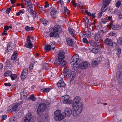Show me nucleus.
I'll return each instance as SVG.
<instances>
[{
    "label": "nucleus",
    "instance_id": "1",
    "mask_svg": "<svg viewBox=\"0 0 122 122\" xmlns=\"http://www.w3.org/2000/svg\"><path fill=\"white\" fill-rule=\"evenodd\" d=\"M76 100H63V103L65 104H72L73 116L75 117L79 116L82 110V103Z\"/></svg>",
    "mask_w": 122,
    "mask_h": 122
},
{
    "label": "nucleus",
    "instance_id": "2",
    "mask_svg": "<svg viewBox=\"0 0 122 122\" xmlns=\"http://www.w3.org/2000/svg\"><path fill=\"white\" fill-rule=\"evenodd\" d=\"M50 103L48 104L47 103L46 104L41 103L38 106L37 110V112L38 114L40 116V117L38 119V122H44V117L42 118L43 112L45 110L49 109L50 108Z\"/></svg>",
    "mask_w": 122,
    "mask_h": 122
},
{
    "label": "nucleus",
    "instance_id": "3",
    "mask_svg": "<svg viewBox=\"0 0 122 122\" xmlns=\"http://www.w3.org/2000/svg\"><path fill=\"white\" fill-rule=\"evenodd\" d=\"M23 102V100H22L18 102L13 104L7 107V111L9 112L19 111L21 108L22 104Z\"/></svg>",
    "mask_w": 122,
    "mask_h": 122
},
{
    "label": "nucleus",
    "instance_id": "4",
    "mask_svg": "<svg viewBox=\"0 0 122 122\" xmlns=\"http://www.w3.org/2000/svg\"><path fill=\"white\" fill-rule=\"evenodd\" d=\"M64 52H60L58 56V58L55 61L54 64L57 66L60 65L61 66L64 67L66 64V62L63 60L65 58Z\"/></svg>",
    "mask_w": 122,
    "mask_h": 122
},
{
    "label": "nucleus",
    "instance_id": "5",
    "mask_svg": "<svg viewBox=\"0 0 122 122\" xmlns=\"http://www.w3.org/2000/svg\"><path fill=\"white\" fill-rule=\"evenodd\" d=\"M36 120V117L35 116H32L30 112L27 113L23 119L22 122H33Z\"/></svg>",
    "mask_w": 122,
    "mask_h": 122
},
{
    "label": "nucleus",
    "instance_id": "6",
    "mask_svg": "<svg viewBox=\"0 0 122 122\" xmlns=\"http://www.w3.org/2000/svg\"><path fill=\"white\" fill-rule=\"evenodd\" d=\"M54 118L57 121H60L65 117L64 114L61 113V111L59 110H57L54 112Z\"/></svg>",
    "mask_w": 122,
    "mask_h": 122
},
{
    "label": "nucleus",
    "instance_id": "7",
    "mask_svg": "<svg viewBox=\"0 0 122 122\" xmlns=\"http://www.w3.org/2000/svg\"><path fill=\"white\" fill-rule=\"evenodd\" d=\"M111 1V0H103V5L101 9V12L98 13V18H100L102 15V12L106 10L107 9V7L110 3Z\"/></svg>",
    "mask_w": 122,
    "mask_h": 122
},
{
    "label": "nucleus",
    "instance_id": "8",
    "mask_svg": "<svg viewBox=\"0 0 122 122\" xmlns=\"http://www.w3.org/2000/svg\"><path fill=\"white\" fill-rule=\"evenodd\" d=\"M59 28L56 27L51 28L49 30L50 32L49 36L51 37L54 36L55 37H58V31Z\"/></svg>",
    "mask_w": 122,
    "mask_h": 122
},
{
    "label": "nucleus",
    "instance_id": "9",
    "mask_svg": "<svg viewBox=\"0 0 122 122\" xmlns=\"http://www.w3.org/2000/svg\"><path fill=\"white\" fill-rule=\"evenodd\" d=\"M81 61V59L79 58V55L76 54L73 55L71 58L70 63L71 64L75 63H79Z\"/></svg>",
    "mask_w": 122,
    "mask_h": 122
},
{
    "label": "nucleus",
    "instance_id": "10",
    "mask_svg": "<svg viewBox=\"0 0 122 122\" xmlns=\"http://www.w3.org/2000/svg\"><path fill=\"white\" fill-rule=\"evenodd\" d=\"M108 27L112 28V29L114 30H117L121 28V27L118 25L115 24H113L112 22H111L108 25Z\"/></svg>",
    "mask_w": 122,
    "mask_h": 122
},
{
    "label": "nucleus",
    "instance_id": "11",
    "mask_svg": "<svg viewBox=\"0 0 122 122\" xmlns=\"http://www.w3.org/2000/svg\"><path fill=\"white\" fill-rule=\"evenodd\" d=\"M28 71L27 68L24 69L22 71L21 75V80H23L26 77L28 74Z\"/></svg>",
    "mask_w": 122,
    "mask_h": 122
},
{
    "label": "nucleus",
    "instance_id": "12",
    "mask_svg": "<svg viewBox=\"0 0 122 122\" xmlns=\"http://www.w3.org/2000/svg\"><path fill=\"white\" fill-rule=\"evenodd\" d=\"M117 78L119 83H122V71H118L116 74Z\"/></svg>",
    "mask_w": 122,
    "mask_h": 122
},
{
    "label": "nucleus",
    "instance_id": "13",
    "mask_svg": "<svg viewBox=\"0 0 122 122\" xmlns=\"http://www.w3.org/2000/svg\"><path fill=\"white\" fill-rule=\"evenodd\" d=\"M76 75L75 72L74 71H72L69 74L67 79L68 80L71 82L74 79Z\"/></svg>",
    "mask_w": 122,
    "mask_h": 122
},
{
    "label": "nucleus",
    "instance_id": "14",
    "mask_svg": "<svg viewBox=\"0 0 122 122\" xmlns=\"http://www.w3.org/2000/svg\"><path fill=\"white\" fill-rule=\"evenodd\" d=\"M27 43L25 44V47L30 49H31L33 47V45L31 43V41L30 38L28 36L26 39Z\"/></svg>",
    "mask_w": 122,
    "mask_h": 122
},
{
    "label": "nucleus",
    "instance_id": "15",
    "mask_svg": "<svg viewBox=\"0 0 122 122\" xmlns=\"http://www.w3.org/2000/svg\"><path fill=\"white\" fill-rule=\"evenodd\" d=\"M64 112L65 115L66 116L68 117L70 116L71 115L72 113H73L72 109H71V108L68 107L66 108Z\"/></svg>",
    "mask_w": 122,
    "mask_h": 122
},
{
    "label": "nucleus",
    "instance_id": "16",
    "mask_svg": "<svg viewBox=\"0 0 122 122\" xmlns=\"http://www.w3.org/2000/svg\"><path fill=\"white\" fill-rule=\"evenodd\" d=\"M101 46L98 45L95 48H93L92 50V52L95 54L97 53L101 49Z\"/></svg>",
    "mask_w": 122,
    "mask_h": 122
},
{
    "label": "nucleus",
    "instance_id": "17",
    "mask_svg": "<svg viewBox=\"0 0 122 122\" xmlns=\"http://www.w3.org/2000/svg\"><path fill=\"white\" fill-rule=\"evenodd\" d=\"M57 10L56 8L53 7L52 8L50 12V14L54 18L56 17Z\"/></svg>",
    "mask_w": 122,
    "mask_h": 122
},
{
    "label": "nucleus",
    "instance_id": "18",
    "mask_svg": "<svg viewBox=\"0 0 122 122\" xmlns=\"http://www.w3.org/2000/svg\"><path fill=\"white\" fill-rule=\"evenodd\" d=\"M69 69H64L61 75V77L63 79V78L66 77L69 72Z\"/></svg>",
    "mask_w": 122,
    "mask_h": 122
},
{
    "label": "nucleus",
    "instance_id": "19",
    "mask_svg": "<svg viewBox=\"0 0 122 122\" xmlns=\"http://www.w3.org/2000/svg\"><path fill=\"white\" fill-rule=\"evenodd\" d=\"M88 66L87 63L86 62H82L79 65V67L82 69H84L86 68Z\"/></svg>",
    "mask_w": 122,
    "mask_h": 122
},
{
    "label": "nucleus",
    "instance_id": "20",
    "mask_svg": "<svg viewBox=\"0 0 122 122\" xmlns=\"http://www.w3.org/2000/svg\"><path fill=\"white\" fill-rule=\"evenodd\" d=\"M12 44L11 43H9L7 45V49L5 51V53H8L10 52L12 49Z\"/></svg>",
    "mask_w": 122,
    "mask_h": 122
},
{
    "label": "nucleus",
    "instance_id": "21",
    "mask_svg": "<svg viewBox=\"0 0 122 122\" xmlns=\"http://www.w3.org/2000/svg\"><path fill=\"white\" fill-rule=\"evenodd\" d=\"M102 36L100 34L96 33L94 35V39L97 42H99V40L102 38Z\"/></svg>",
    "mask_w": 122,
    "mask_h": 122
},
{
    "label": "nucleus",
    "instance_id": "22",
    "mask_svg": "<svg viewBox=\"0 0 122 122\" xmlns=\"http://www.w3.org/2000/svg\"><path fill=\"white\" fill-rule=\"evenodd\" d=\"M65 84L64 83L63 79L61 78L57 83V85L58 87H63L65 86Z\"/></svg>",
    "mask_w": 122,
    "mask_h": 122
},
{
    "label": "nucleus",
    "instance_id": "23",
    "mask_svg": "<svg viewBox=\"0 0 122 122\" xmlns=\"http://www.w3.org/2000/svg\"><path fill=\"white\" fill-rule=\"evenodd\" d=\"M104 42L107 45L110 46H112L113 44V42L109 38H107L104 41Z\"/></svg>",
    "mask_w": 122,
    "mask_h": 122
},
{
    "label": "nucleus",
    "instance_id": "24",
    "mask_svg": "<svg viewBox=\"0 0 122 122\" xmlns=\"http://www.w3.org/2000/svg\"><path fill=\"white\" fill-rule=\"evenodd\" d=\"M66 41L67 44L69 46H73V43L72 39L70 37L66 39Z\"/></svg>",
    "mask_w": 122,
    "mask_h": 122
},
{
    "label": "nucleus",
    "instance_id": "25",
    "mask_svg": "<svg viewBox=\"0 0 122 122\" xmlns=\"http://www.w3.org/2000/svg\"><path fill=\"white\" fill-rule=\"evenodd\" d=\"M20 96V98L21 99H26L28 96L27 95L26 93L23 92L22 93H21Z\"/></svg>",
    "mask_w": 122,
    "mask_h": 122
},
{
    "label": "nucleus",
    "instance_id": "26",
    "mask_svg": "<svg viewBox=\"0 0 122 122\" xmlns=\"http://www.w3.org/2000/svg\"><path fill=\"white\" fill-rule=\"evenodd\" d=\"M99 62V59L98 58L94 59L92 62V65L93 66H97Z\"/></svg>",
    "mask_w": 122,
    "mask_h": 122
},
{
    "label": "nucleus",
    "instance_id": "27",
    "mask_svg": "<svg viewBox=\"0 0 122 122\" xmlns=\"http://www.w3.org/2000/svg\"><path fill=\"white\" fill-rule=\"evenodd\" d=\"M40 20L41 22L45 26H46L48 24V21L46 20L43 18H41L40 19Z\"/></svg>",
    "mask_w": 122,
    "mask_h": 122
},
{
    "label": "nucleus",
    "instance_id": "28",
    "mask_svg": "<svg viewBox=\"0 0 122 122\" xmlns=\"http://www.w3.org/2000/svg\"><path fill=\"white\" fill-rule=\"evenodd\" d=\"M116 12L117 14L118 15V19L119 20H121L122 18V13L118 10H117Z\"/></svg>",
    "mask_w": 122,
    "mask_h": 122
},
{
    "label": "nucleus",
    "instance_id": "29",
    "mask_svg": "<svg viewBox=\"0 0 122 122\" xmlns=\"http://www.w3.org/2000/svg\"><path fill=\"white\" fill-rule=\"evenodd\" d=\"M79 63H75L74 64H71L73 65V69L75 70H77L79 67Z\"/></svg>",
    "mask_w": 122,
    "mask_h": 122
},
{
    "label": "nucleus",
    "instance_id": "30",
    "mask_svg": "<svg viewBox=\"0 0 122 122\" xmlns=\"http://www.w3.org/2000/svg\"><path fill=\"white\" fill-rule=\"evenodd\" d=\"M83 35L87 37H89L91 35V32L88 31H85L83 33Z\"/></svg>",
    "mask_w": 122,
    "mask_h": 122
},
{
    "label": "nucleus",
    "instance_id": "31",
    "mask_svg": "<svg viewBox=\"0 0 122 122\" xmlns=\"http://www.w3.org/2000/svg\"><path fill=\"white\" fill-rule=\"evenodd\" d=\"M17 57V53L16 51H14L13 54L11 57L12 59L13 60H15L16 59Z\"/></svg>",
    "mask_w": 122,
    "mask_h": 122
},
{
    "label": "nucleus",
    "instance_id": "32",
    "mask_svg": "<svg viewBox=\"0 0 122 122\" xmlns=\"http://www.w3.org/2000/svg\"><path fill=\"white\" fill-rule=\"evenodd\" d=\"M25 2V4L27 5V6L29 7V6H31L32 5L31 3V2L30 0H24Z\"/></svg>",
    "mask_w": 122,
    "mask_h": 122
},
{
    "label": "nucleus",
    "instance_id": "33",
    "mask_svg": "<svg viewBox=\"0 0 122 122\" xmlns=\"http://www.w3.org/2000/svg\"><path fill=\"white\" fill-rule=\"evenodd\" d=\"M51 89L49 88H45L41 89V91L42 92H48Z\"/></svg>",
    "mask_w": 122,
    "mask_h": 122
},
{
    "label": "nucleus",
    "instance_id": "34",
    "mask_svg": "<svg viewBox=\"0 0 122 122\" xmlns=\"http://www.w3.org/2000/svg\"><path fill=\"white\" fill-rule=\"evenodd\" d=\"M9 119L10 122H17V119L14 117H11Z\"/></svg>",
    "mask_w": 122,
    "mask_h": 122
},
{
    "label": "nucleus",
    "instance_id": "35",
    "mask_svg": "<svg viewBox=\"0 0 122 122\" xmlns=\"http://www.w3.org/2000/svg\"><path fill=\"white\" fill-rule=\"evenodd\" d=\"M12 72L10 71H7L4 74L5 76H11Z\"/></svg>",
    "mask_w": 122,
    "mask_h": 122
},
{
    "label": "nucleus",
    "instance_id": "36",
    "mask_svg": "<svg viewBox=\"0 0 122 122\" xmlns=\"http://www.w3.org/2000/svg\"><path fill=\"white\" fill-rule=\"evenodd\" d=\"M17 76L16 75L14 74H11L10 76V77L12 80L13 81L15 80L17 77Z\"/></svg>",
    "mask_w": 122,
    "mask_h": 122
},
{
    "label": "nucleus",
    "instance_id": "37",
    "mask_svg": "<svg viewBox=\"0 0 122 122\" xmlns=\"http://www.w3.org/2000/svg\"><path fill=\"white\" fill-rule=\"evenodd\" d=\"M121 4V2L119 0L117 1L115 4L116 6L118 8L119 7Z\"/></svg>",
    "mask_w": 122,
    "mask_h": 122
},
{
    "label": "nucleus",
    "instance_id": "38",
    "mask_svg": "<svg viewBox=\"0 0 122 122\" xmlns=\"http://www.w3.org/2000/svg\"><path fill=\"white\" fill-rule=\"evenodd\" d=\"M64 12L66 15H68L69 14V10L66 7H64Z\"/></svg>",
    "mask_w": 122,
    "mask_h": 122
},
{
    "label": "nucleus",
    "instance_id": "39",
    "mask_svg": "<svg viewBox=\"0 0 122 122\" xmlns=\"http://www.w3.org/2000/svg\"><path fill=\"white\" fill-rule=\"evenodd\" d=\"M29 8L28 9V11L31 14L33 13L34 11L32 10V6H29Z\"/></svg>",
    "mask_w": 122,
    "mask_h": 122
},
{
    "label": "nucleus",
    "instance_id": "40",
    "mask_svg": "<svg viewBox=\"0 0 122 122\" xmlns=\"http://www.w3.org/2000/svg\"><path fill=\"white\" fill-rule=\"evenodd\" d=\"M73 31H72V29L70 28H68V31L71 34V35H72V36L74 37V35H72L73 34H74V33H75V31L74 30H73Z\"/></svg>",
    "mask_w": 122,
    "mask_h": 122
},
{
    "label": "nucleus",
    "instance_id": "41",
    "mask_svg": "<svg viewBox=\"0 0 122 122\" xmlns=\"http://www.w3.org/2000/svg\"><path fill=\"white\" fill-rule=\"evenodd\" d=\"M34 28L33 27H30L29 26H26L25 27V30L27 31H29L30 30H32Z\"/></svg>",
    "mask_w": 122,
    "mask_h": 122
},
{
    "label": "nucleus",
    "instance_id": "42",
    "mask_svg": "<svg viewBox=\"0 0 122 122\" xmlns=\"http://www.w3.org/2000/svg\"><path fill=\"white\" fill-rule=\"evenodd\" d=\"M51 50V46L50 45H47L45 46V51H50Z\"/></svg>",
    "mask_w": 122,
    "mask_h": 122
},
{
    "label": "nucleus",
    "instance_id": "43",
    "mask_svg": "<svg viewBox=\"0 0 122 122\" xmlns=\"http://www.w3.org/2000/svg\"><path fill=\"white\" fill-rule=\"evenodd\" d=\"M62 99H69L70 97L68 95H66L61 97Z\"/></svg>",
    "mask_w": 122,
    "mask_h": 122
},
{
    "label": "nucleus",
    "instance_id": "44",
    "mask_svg": "<svg viewBox=\"0 0 122 122\" xmlns=\"http://www.w3.org/2000/svg\"><path fill=\"white\" fill-rule=\"evenodd\" d=\"M28 97V99H36V98L35 97V95L33 94H32L30 96H29Z\"/></svg>",
    "mask_w": 122,
    "mask_h": 122
},
{
    "label": "nucleus",
    "instance_id": "45",
    "mask_svg": "<svg viewBox=\"0 0 122 122\" xmlns=\"http://www.w3.org/2000/svg\"><path fill=\"white\" fill-rule=\"evenodd\" d=\"M118 43L121 45H122V37H120L117 39Z\"/></svg>",
    "mask_w": 122,
    "mask_h": 122
},
{
    "label": "nucleus",
    "instance_id": "46",
    "mask_svg": "<svg viewBox=\"0 0 122 122\" xmlns=\"http://www.w3.org/2000/svg\"><path fill=\"white\" fill-rule=\"evenodd\" d=\"M89 43L92 46H94L95 45V42L94 41H90Z\"/></svg>",
    "mask_w": 122,
    "mask_h": 122
},
{
    "label": "nucleus",
    "instance_id": "47",
    "mask_svg": "<svg viewBox=\"0 0 122 122\" xmlns=\"http://www.w3.org/2000/svg\"><path fill=\"white\" fill-rule=\"evenodd\" d=\"M89 21L88 18H86L85 20V23L86 26H88Z\"/></svg>",
    "mask_w": 122,
    "mask_h": 122
},
{
    "label": "nucleus",
    "instance_id": "48",
    "mask_svg": "<svg viewBox=\"0 0 122 122\" xmlns=\"http://www.w3.org/2000/svg\"><path fill=\"white\" fill-rule=\"evenodd\" d=\"M50 46H51V49L52 48L53 50H54V48L56 47V45L55 44L52 43H51L50 44Z\"/></svg>",
    "mask_w": 122,
    "mask_h": 122
},
{
    "label": "nucleus",
    "instance_id": "49",
    "mask_svg": "<svg viewBox=\"0 0 122 122\" xmlns=\"http://www.w3.org/2000/svg\"><path fill=\"white\" fill-rule=\"evenodd\" d=\"M33 13L31 14L33 16L34 18H36L38 16V15L37 13L35 11H33Z\"/></svg>",
    "mask_w": 122,
    "mask_h": 122
},
{
    "label": "nucleus",
    "instance_id": "50",
    "mask_svg": "<svg viewBox=\"0 0 122 122\" xmlns=\"http://www.w3.org/2000/svg\"><path fill=\"white\" fill-rule=\"evenodd\" d=\"M117 52L116 54L117 55L120 54L121 53V49L120 48H118L117 50Z\"/></svg>",
    "mask_w": 122,
    "mask_h": 122
},
{
    "label": "nucleus",
    "instance_id": "51",
    "mask_svg": "<svg viewBox=\"0 0 122 122\" xmlns=\"http://www.w3.org/2000/svg\"><path fill=\"white\" fill-rule=\"evenodd\" d=\"M82 41L84 43H85L86 44H88L89 43L88 41L87 40V39L85 38H83L82 39Z\"/></svg>",
    "mask_w": 122,
    "mask_h": 122
},
{
    "label": "nucleus",
    "instance_id": "52",
    "mask_svg": "<svg viewBox=\"0 0 122 122\" xmlns=\"http://www.w3.org/2000/svg\"><path fill=\"white\" fill-rule=\"evenodd\" d=\"M45 120H48L49 118V115L47 114H46L44 116Z\"/></svg>",
    "mask_w": 122,
    "mask_h": 122
},
{
    "label": "nucleus",
    "instance_id": "53",
    "mask_svg": "<svg viewBox=\"0 0 122 122\" xmlns=\"http://www.w3.org/2000/svg\"><path fill=\"white\" fill-rule=\"evenodd\" d=\"M101 22L103 24L106 23L107 22V20L105 18L102 19L101 20Z\"/></svg>",
    "mask_w": 122,
    "mask_h": 122
},
{
    "label": "nucleus",
    "instance_id": "54",
    "mask_svg": "<svg viewBox=\"0 0 122 122\" xmlns=\"http://www.w3.org/2000/svg\"><path fill=\"white\" fill-rule=\"evenodd\" d=\"M85 13L88 15L91 16L92 14L90 12H88L87 10H85Z\"/></svg>",
    "mask_w": 122,
    "mask_h": 122
},
{
    "label": "nucleus",
    "instance_id": "55",
    "mask_svg": "<svg viewBox=\"0 0 122 122\" xmlns=\"http://www.w3.org/2000/svg\"><path fill=\"white\" fill-rule=\"evenodd\" d=\"M7 115H3L2 117V120H4L6 119L7 118Z\"/></svg>",
    "mask_w": 122,
    "mask_h": 122
},
{
    "label": "nucleus",
    "instance_id": "56",
    "mask_svg": "<svg viewBox=\"0 0 122 122\" xmlns=\"http://www.w3.org/2000/svg\"><path fill=\"white\" fill-rule=\"evenodd\" d=\"M11 10V8H8L6 10V12L7 14H9Z\"/></svg>",
    "mask_w": 122,
    "mask_h": 122
},
{
    "label": "nucleus",
    "instance_id": "57",
    "mask_svg": "<svg viewBox=\"0 0 122 122\" xmlns=\"http://www.w3.org/2000/svg\"><path fill=\"white\" fill-rule=\"evenodd\" d=\"M4 85L6 86H11V85L10 84V83H5L4 84Z\"/></svg>",
    "mask_w": 122,
    "mask_h": 122
},
{
    "label": "nucleus",
    "instance_id": "58",
    "mask_svg": "<svg viewBox=\"0 0 122 122\" xmlns=\"http://www.w3.org/2000/svg\"><path fill=\"white\" fill-rule=\"evenodd\" d=\"M116 35L115 33H114L112 32H110V35L111 36H114Z\"/></svg>",
    "mask_w": 122,
    "mask_h": 122
},
{
    "label": "nucleus",
    "instance_id": "59",
    "mask_svg": "<svg viewBox=\"0 0 122 122\" xmlns=\"http://www.w3.org/2000/svg\"><path fill=\"white\" fill-rule=\"evenodd\" d=\"M58 2L61 5H62L64 4L63 2L62 1V0H58Z\"/></svg>",
    "mask_w": 122,
    "mask_h": 122
},
{
    "label": "nucleus",
    "instance_id": "60",
    "mask_svg": "<svg viewBox=\"0 0 122 122\" xmlns=\"http://www.w3.org/2000/svg\"><path fill=\"white\" fill-rule=\"evenodd\" d=\"M49 6V4H48V2L46 1L45 3V5L44 7L46 8L47 7Z\"/></svg>",
    "mask_w": 122,
    "mask_h": 122
},
{
    "label": "nucleus",
    "instance_id": "61",
    "mask_svg": "<svg viewBox=\"0 0 122 122\" xmlns=\"http://www.w3.org/2000/svg\"><path fill=\"white\" fill-rule=\"evenodd\" d=\"M71 3H72V4H73L74 7H76V5H77L76 4V3H75V2H74V1L72 0L71 1Z\"/></svg>",
    "mask_w": 122,
    "mask_h": 122
},
{
    "label": "nucleus",
    "instance_id": "62",
    "mask_svg": "<svg viewBox=\"0 0 122 122\" xmlns=\"http://www.w3.org/2000/svg\"><path fill=\"white\" fill-rule=\"evenodd\" d=\"M95 13H93L92 14L91 16H92L93 18H95L96 17V15H95Z\"/></svg>",
    "mask_w": 122,
    "mask_h": 122
},
{
    "label": "nucleus",
    "instance_id": "63",
    "mask_svg": "<svg viewBox=\"0 0 122 122\" xmlns=\"http://www.w3.org/2000/svg\"><path fill=\"white\" fill-rule=\"evenodd\" d=\"M4 28L5 30H8L9 29V27L8 26L6 25L4 27Z\"/></svg>",
    "mask_w": 122,
    "mask_h": 122
},
{
    "label": "nucleus",
    "instance_id": "64",
    "mask_svg": "<svg viewBox=\"0 0 122 122\" xmlns=\"http://www.w3.org/2000/svg\"><path fill=\"white\" fill-rule=\"evenodd\" d=\"M45 67L46 68V70H47L49 69V68L48 67V65L47 64V63L45 64Z\"/></svg>",
    "mask_w": 122,
    "mask_h": 122
}]
</instances>
